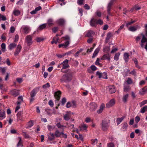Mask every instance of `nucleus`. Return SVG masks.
<instances>
[{
    "label": "nucleus",
    "mask_w": 147,
    "mask_h": 147,
    "mask_svg": "<svg viewBox=\"0 0 147 147\" xmlns=\"http://www.w3.org/2000/svg\"><path fill=\"white\" fill-rule=\"evenodd\" d=\"M92 34V31L91 30H89L87 32L85 35V36L88 37H91Z\"/></svg>",
    "instance_id": "obj_32"
},
{
    "label": "nucleus",
    "mask_w": 147,
    "mask_h": 147,
    "mask_svg": "<svg viewBox=\"0 0 147 147\" xmlns=\"http://www.w3.org/2000/svg\"><path fill=\"white\" fill-rule=\"evenodd\" d=\"M19 38V36L18 34H16L15 37L14 41L17 42L18 41Z\"/></svg>",
    "instance_id": "obj_60"
},
{
    "label": "nucleus",
    "mask_w": 147,
    "mask_h": 147,
    "mask_svg": "<svg viewBox=\"0 0 147 147\" xmlns=\"http://www.w3.org/2000/svg\"><path fill=\"white\" fill-rule=\"evenodd\" d=\"M19 142L17 144V147H18L20 146H21L22 147L23 146V145L22 144V141L21 140V138L20 137H19Z\"/></svg>",
    "instance_id": "obj_30"
},
{
    "label": "nucleus",
    "mask_w": 147,
    "mask_h": 147,
    "mask_svg": "<svg viewBox=\"0 0 147 147\" xmlns=\"http://www.w3.org/2000/svg\"><path fill=\"white\" fill-rule=\"evenodd\" d=\"M22 48V47L20 45H18L17 46L14 53V55L15 56H17L19 54L20 51Z\"/></svg>",
    "instance_id": "obj_15"
},
{
    "label": "nucleus",
    "mask_w": 147,
    "mask_h": 147,
    "mask_svg": "<svg viewBox=\"0 0 147 147\" xmlns=\"http://www.w3.org/2000/svg\"><path fill=\"white\" fill-rule=\"evenodd\" d=\"M21 29L24 33L26 34H28L31 30L30 27L26 25L22 26L21 27Z\"/></svg>",
    "instance_id": "obj_6"
},
{
    "label": "nucleus",
    "mask_w": 147,
    "mask_h": 147,
    "mask_svg": "<svg viewBox=\"0 0 147 147\" xmlns=\"http://www.w3.org/2000/svg\"><path fill=\"white\" fill-rule=\"evenodd\" d=\"M120 55V53H116L114 57V59L116 61L118 60L119 59Z\"/></svg>",
    "instance_id": "obj_31"
},
{
    "label": "nucleus",
    "mask_w": 147,
    "mask_h": 147,
    "mask_svg": "<svg viewBox=\"0 0 147 147\" xmlns=\"http://www.w3.org/2000/svg\"><path fill=\"white\" fill-rule=\"evenodd\" d=\"M85 0H78L77 3L78 4L81 5L83 4V2Z\"/></svg>",
    "instance_id": "obj_48"
},
{
    "label": "nucleus",
    "mask_w": 147,
    "mask_h": 147,
    "mask_svg": "<svg viewBox=\"0 0 147 147\" xmlns=\"http://www.w3.org/2000/svg\"><path fill=\"white\" fill-rule=\"evenodd\" d=\"M15 30V28L14 27L11 26V27L10 29V31L11 33H13Z\"/></svg>",
    "instance_id": "obj_58"
},
{
    "label": "nucleus",
    "mask_w": 147,
    "mask_h": 147,
    "mask_svg": "<svg viewBox=\"0 0 147 147\" xmlns=\"http://www.w3.org/2000/svg\"><path fill=\"white\" fill-rule=\"evenodd\" d=\"M141 7H139L138 5H136L135 6L132 8V9L133 10L134 9H135L136 10H139L141 9Z\"/></svg>",
    "instance_id": "obj_49"
},
{
    "label": "nucleus",
    "mask_w": 147,
    "mask_h": 147,
    "mask_svg": "<svg viewBox=\"0 0 147 147\" xmlns=\"http://www.w3.org/2000/svg\"><path fill=\"white\" fill-rule=\"evenodd\" d=\"M54 135L57 138L61 137V132H60L58 130H57L55 131Z\"/></svg>",
    "instance_id": "obj_20"
},
{
    "label": "nucleus",
    "mask_w": 147,
    "mask_h": 147,
    "mask_svg": "<svg viewBox=\"0 0 147 147\" xmlns=\"http://www.w3.org/2000/svg\"><path fill=\"white\" fill-rule=\"evenodd\" d=\"M147 93V86L143 88L139 91V94L141 95H143Z\"/></svg>",
    "instance_id": "obj_14"
},
{
    "label": "nucleus",
    "mask_w": 147,
    "mask_h": 147,
    "mask_svg": "<svg viewBox=\"0 0 147 147\" xmlns=\"http://www.w3.org/2000/svg\"><path fill=\"white\" fill-rule=\"evenodd\" d=\"M124 117H122L121 118H118L117 119V125H119L120 123L123 121L124 119Z\"/></svg>",
    "instance_id": "obj_28"
},
{
    "label": "nucleus",
    "mask_w": 147,
    "mask_h": 147,
    "mask_svg": "<svg viewBox=\"0 0 147 147\" xmlns=\"http://www.w3.org/2000/svg\"><path fill=\"white\" fill-rule=\"evenodd\" d=\"M64 119L66 121H68L70 119L69 115L68 114H65L63 117Z\"/></svg>",
    "instance_id": "obj_36"
},
{
    "label": "nucleus",
    "mask_w": 147,
    "mask_h": 147,
    "mask_svg": "<svg viewBox=\"0 0 147 147\" xmlns=\"http://www.w3.org/2000/svg\"><path fill=\"white\" fill-rule=\"evenodd\" d=\"M6 20V18L5 16L0 14V21H5Z\"/></svg>",
    "instance_id": "obj_39"
},
{
    "label": "nucleus",
    "mask_w": 147,
    "mask_h": 147,
    "mask_svg": "<svg viewBox=\"0 0 147 147\" xmlns=\"http://www.w3.org/2000/svg\"><path fill=\"white\" fill-rule=\"evenodd\" d=\"M57 36H58V35H57L53 39V40L55 41V43L56 44H57V42H58V40H59V38Z\"/></svg>",
    "instance_id": "obj_61"
},
{
    "label": "nucleus",
    "mask_w": 147,
    "mask_h": 147,
    "mask_svg": "<svg viewBox=\"0 0 147 147\" xmlns=\"http://www.w3.org/2000/svg\"><path fill=\"white\" fill-rule=\"evenodd\" d=\"M136 22V21L134 20V21H131L130 22H129L128 23H126L125 24V26L127 27H128L130 25H131L132 24H133L134 23H135Z\"/></svg>",
    "instance_id": "obj_38"
},
{
    "label": "nucleus",
    "mask_w": 147,
    "mask_h": 147,
    "mask_svg": "<svg viewBox=\"0 0 147 147\" xmlns=\"http://www.w3.org/2000/svg\"><path fill=\"white\" fill-rule=\"evenodd\" d=\"M23 133H24L23 135L24 136V138H30V136L26 132H23Z\"/></svg>",
    "instance_id": "obj_53"
},
{
    "label": "nucleus",
    "mask_w": 147,
    "mask_h": 147,
    "mask_svg": "<svg viewBox=\"0 0 147 147\" xmlns=\"http://www.w3.org/2000/svg\"><path fill=\"white\" fill-rule=\"evenodd\" d=\"M46 24H44L42 25H41L38 28V30H42L45 28L46 27Z\"/></svg>",
    "instance_id": "obj_27"
},
{
    "label": "nucleus",
    "mask_w": 147,
    "mask_h": 147,
    "mask_svg": "<svg viewBox=\"0 0 147 147\" xmlns=\"http://www.w3.org/2000/svg\"><path fill=\"white\" fill-rule=\"evenodd\" d=\"M140 118L138 116H137L135 117V121L137 123L140 120Z\"/></svg>",
    "instance_id": "obj_57"
},
{
    "label": "nucleus",
    "mask_w": 147,
    "mask_h": 147,
    "mask_svg": "<svg viewBox=\"0 0 147 147\" xmlns=\"http://www.w3.org/2000/svg\"><path fill=\"white\" fill-rule=\"evenodd\" d=\"M105 107V104H102L100 107L99 109L98 110L97 112L98 114H100L103 111V109Z\"/></svg>",
    "instance_id": "obj_19"
},
{
    "label": "nucleus",
    "mask_w": 147,
    "mask_h": 147,
    "mask_svg": "<svg viewBox=\"0 0 147 147\" xmlns=\"http://www.w3.org/2000/svg\"><path fill=\"white\" fill-rule=\"evenodd\" d=\"M146 111H147V106H145L141 109L140 112L143 113Z\"/></svg>",
    "instance_id": "obj_29"
},
{
    "label": "nucleus",
    "mask_w": 147,
    "mask_h": 147,
    "mask_svg": "<svg viewBox=\"0 0 147 147\" xmlns=\"http://www.w3.org/2000/svg\"><path fill=\"white\" fill-rule=\"evenodd\" d=\"M49 104L51 107H53V106L54 104L52 100H50L49 101Z\"/></svg>",
    "instance_id": "obj_64"
},
{
    "label": "nucleus",
    "mask_w": 147,
    "mask_h": 147,
    "mask_svg": "<svg viewBox=\"0 0 147 147\" xmlns=\"http://www.w3.org/2000/svg\"><path fill=\"white\" fill-rule=\"evenodd\" d=\"M16 44L14 43L10 44L9 46V49L10 50H11L16 46Z\"/></svg>",
    "instance_id": "obj_26"
},
{
    "label": "nucleus",
    "mask_w": 147,
    "mask_h": 147,
    "mask_svg": "<svg viewBox=\"0 0 147 147\" xmlns=\"http://www.w3.org/2000/svg\"><path fill=\"white\" fill-rule=\"evenodd\" d=\"M100 50V49L99 48H97L95 50L92 55V58L95 57L96 56V55L99 52Z\"/></svg>",
    "instance_id": "obj_25"
},
{
    "label": "nucleus",
    "mask_w": 147,
    "mask_h": 147,
    "mask_svg": "<svg viewBox=\"0 0 147 147\" xmlns=\"http://www.w3.org/2000/svg\"><path fill=\"white\" fill-rule=\"evenodd\" d=\"M6 70V68L5 67H0V70L3 73H4L5 71Z\"/></svg>",
    "instance_id": "obj_59"
},
{
    "label": "nucleus",
    "mask_w": 147,
    "mask_h": 147,
    "mask_svg": "<svg viewBox=\"0 0 147 147\" xmlns=\"http://www.w3.org/2000/svg\"><path fill=\"white\" fill-rule=\"evenodd\" d=\"M100 125L101 129L103 131H106L107 130L109 127V125L107 120L104 119L102 120Z\"/></svg>",
    "instance_id": "obj_4"
},
{
    "label": "nucleus",
    "mask_w": 147,
    "mask_h": 147,
    "mask_svg": "<svg viewBox=\"0 0 147 147\" xmlns=\"http://www.w3.org/2000/svg\"><path fill=\"white\" fill-rule=\"evenodd\" d=\"M115 104V100L114 99H111L106 105V107L107 108L111 107Z\"/></svg>",
    "instance_id": "obj_11"
},
{
    "label": "nucleus",
    "mask_w": 147,
    "mask_h": 147,
    "mask_svg": "<svg viewBox=\"0 0 147 147\" xmlns=\"http://www.w3.org/2000/svg\"><path fill=\"white\" fill-rule=\"evenodd\" d=\"M128 96L129 94H127L123 96L122 100L124 103H126L127 102Z\"/></svg>",
    "instance_id": "obj_21"
},
{
    "label": "nucleus",
    "mask_w": 147,
    "mask_h": 147,
    "mask_svg": "<svg viewBox=\"0 0 147 147\" xmlns=\"http://www.w3.org/2000/svg\"><path fill=\"white\" fill-rule=\"evenodd\" d=\"M107 88L111 94L114 93L116 92V89L114 86H108Z\"/></svg>",
    "instance_id": "obj_13"
},
{
    "label": "nucleus",
    "mask_w": 147,
    "mask_h": 147,
    "mask_svg": "<svg viewBox=\"0 0 147 147\" xmlns=\"http://www.w3.org/2000/svg\"><path fill=\"white\" fill-rule=\"evenodd\" d=\"M95 14L97 16H98L99 17H100L101 16V12L99 11H97L96 12Z\"/></svg>",
    "instance_id": "obj_55"
},
{
    "label": "nucleus",
    "mask_w": 147,
    "mask_h": 147,
    "mask_svg": "<svg viewBox=\"0 0 147 147\" xmlns=\"http://www.w3.org/2000/svg\"><path fill=\"white\" fill-rule=\"evenodd\" d=\"M47 136H48V140H49L50 141H52L55 140V136L53 134L50 132V133L49 135H48Z\"/></svg>",
    "instance_id": "obj_16"
},
{
    "label": "nucleus",
    "mask_w": 147,
    "mask_h": 147,
    "mask_svg": "<svg viewBox=\"0 0 147 147\" xmlns=\"http://www.w3.org/2000/svg\"><path fill=\"white\" fill-rule=\"evenodd\" d=\"M47 23L49 26H51L53 24V20L51 19H50L48 20Z\"/></svg>",
    "instance_id": "obj_56"
},
{
    "label": "nucleus",
    "mask_w": 147,
    "mask_h": 147,
    "mask_svg": "<svg viewBox=\"0 0 147 147\" xmlns=\"http://www.w3.org/2000/svg\"><path fill=\"white\" fill-rule=\"evenodd\" d=\"M38 91V89L36 88L32 90L30 92V103L32 102L35 99L34 96Z\"/></svg>",
    "instance_id": "obj_2"
},
{
    "label": "nucleus",
    "mask_w": 147,
    "mask_h": 147,
    "mask_svg": "<svg viewBox=\"0 0 147 147\" xmlns=\"http://www.w3.org/2000/svg\"><path fill=\"white\" fill-rule=\"evenodd\" d=\"M102 60L108 59L109 60L110 59V58L109 54H106L104 55L101 58Z\"/></svg>",
    "instance_id": "obj_23"
},
{
    "label": "nucleus",
    "mask_w": 147,
    "mask_h": 147,
    "mask_svg": "<svg viewBox=\"0 0 147 147\" xmlns=\"http://www.w3.org/2000/svg\"><path fill=\"white\" fill-rule=\"evenodd\" d=\"M65 40H67L64 44H60L59 45V48H65L68 47L69 43L70 37L68 36H66L63 37Z\"/></svg>",
    "instance_id": "obj_5"
},
{
    "label": "nucleus",
    "mask_w": 147,
    "mask_h": 147,
    "mask_svg": "<svg viewBox=\"0 0 147 147\" xmlns=\"http://www.w3.org/2000/svg\"><path fill=\"white\" fill-rule=\"evenodd\" d=\"M129 55L128 53H125L123 55V59L126 62H128L129 59Z\"/></svg>",
    "instance_id": "obj_18"
},
{
    "label": "nucleus",
    "mask_w": 147,
    "mask_h": 147,
    "mask_svg": "<svg viewBox=\"0 0 147 147\" xmlns=\"http://www.w3.org/2000/svg\"><path fill=\"white\" fill-rule=\"evenodd\" d=\"M127 83L128 84H131V83H132V80H131V79L130 78H127Z\"/></svg>",
    "instance_id": "obj_54"
},
{
    "label": "nucleus",
    "mask_w": 147,
    "mask_h": 147,
    "mask_svg": "<svg viewBox=\"0 0 147 147\" xmlns=\"http://www.w3.org/2000/svg\"><path fill=\"white\" fill-rule=\"evenodd\" d=\"M56 125L59 128H61L62 127H64V126L63 125H61L60 122L58 123Z\"/></svg>",
    "instance_id": "obj_63"
},
{
    "label": "nucleus",
    "mask_w": 147,
    "mask_h": 147,
    "mask_svg": "<svg viewBox=\"0 0 147 147\" xmlns=\"http://www.w3.org/2000/svg\"><path fill=\"white\" fill-rule=\"evenodd\" d=\"M128 29L129 31L134 32L136 31L137 29L134 26H131Z\"/></svg>",
    "instance_id": "obj_37"
},
{
    "label": "nucleus",
    "mask_w": 147,
    "mask_h": 147,
    "mask_svg": "<svg viewBox=\"0 0 147 147\" xmlns=\"http://www.w3.org/2000/svg\"><path fill=\"white\" fill-rule=\"evenodd\" d=\"M25 40L28 45H30L33 42L32 41V35H27L26 37Z\"/></svg>",
    "instance_id": "obj_8"
},
{
    "label": "nucleus",
    "mask_w": 147,
    "mask_h": 147,
    "mask_svg": "<svg viewBox=\"0 0 147 147\" xmlns=\"http://www.w3.org/2000/svg\"><path fill=\"white\" fill-rule=\"evenodd\" d=\"M96 75L97 76H98L99 78H102V73H100L99 71H97L96 73Z\"/></svg>",
    "instance_id": "obj_51"
},
{
    "label": "nucleus",
    "mask_w": 147,
    "mask_h": 147,
    "mask_svg": "<svg viewBox=\"0 0 147 147\" xmlns=\"http://www.w3.org/2000/svg\"><path fill=\"white\" fill-rule=\"evenodd\" d=\"M116 0H111L108 4L107 7V11L108 15L109 16H111V14L110 12V11L111 8V7L113 5L114 2Z\"/></svg>",
    "instance_id": "obj_7"
},
{
    "label": "nucleus",
    "mask_w": 147,
    "mask_h": 147,
    "mask_svg": "<svg viewBox=\"0 0 147 147\" xmlns=\"http://www.w3.org/2000/svg\"><path fill=\"white\" fill-rule=\"evenodd\" d=\"M103 24V22L101 19H99L98 20H94V18H92V26H96L97 24L101 25Z\"/></svg>",
    "instance_id": "obj_9"
},
{
    "label": "nucleus",
    "mask_w": 147,
    "mask_h": 147,
    "mask_svg": "<svg viewBox=\"0 0 147 147\" xmlns=\"http://www.w3.org/2000/svg\"><path fill=\"white\" fill-rule=\"evenodd\" d=\"M5 112L3 110L0 109V119H2L5 118Z\"/></svg>",
    "instance_id": "obj_17"
},
{
    "label": "nucleus",
    "mask_w": 147,
    "mask_h": 147,
    "mask_svg": "<svg viewBox=\"0 0 147 147\" xmlns=\"http://www.w3.org/2000/svg\"><path fill=\"white\" fill-rule=\"evenodd\" d=\"M79 128H80V131H83L86 129L87 128V126L86 124H84L82 126L79 127Z\"/></svg>",
    "instance_id": "obj_24"
},
{
    "label": "nucleus",
    "mask_w": 147,
    "mask_h": 147,
    "mask_svg": "<svg viewBox=\"0 0 147 147\" xmlns=\"http://www.w3.org/2000/svg\"><path fill=\"white\" fill-rule=\"evenodd\" d=\"M50 84L49 83H47L46 84L42 86V88L44 89H46L50 87Z\"/></svg>",
    "instance_id": "obj_47"
},
{
    "label": "nucleus",
    "mask_w": 147,
    "mask_h": 147,
    "mask_svg": "<svg viewBox=\"0 0 147 147\" xmlns=\"http://www.w3.org/2000/svg\"><path fill=\"white\" fill-rule=\"evenodd\" d=\"M66 101V99L65 98H63L61 100V105H63Z\"/></svg>",
    "instance_id": "obj_50"
},
{
    "label": "nucleus",
    "mask_w": 147,
    "mask_h": 147,
    "mask_svg": "<svg viewBox=\"0 0 147 147\" xmlns=\"http://www.w3.org/2000/svg\"><path fill=\"white\" fill-rule=\"evenodd\" d=\"M10 93L15 97L18 96L20 94L19 91L15 89L11 90L10 92Z\"/></svg>",
    "instance_id": "obj_12"
},
{
    "label": "nucleus",
    "mask_w": 147,
    "mask_h": 147,
    "mask_svg": "<svg viewBox=\"0 0 147 147\" xmlns=\"http://www.w3.org/2000/svg\"><path fill=\"white\" fill-rule=\"evenodd\" d=\"M13 13L15 16H18L20 13V11L18 10H14L13 11Z\"/></svg>",
    "instance_id": "obj_34"
},
{
    "label": "nucleus",
    "mask_w": 147,
    "mask_h": 147,
    "mask_svg": "<svg viewBox=\"0 0 147 147\" xmlns=\"http://www.w3.org/2000/svg\"><path fill=\"white\" fill-rule=\"evenodd\" d=\"M129 90V86H125L124 87V91L125 92H127Z\"/></svg>",
    "instance_id": "obj_52"
},
{
    "label": "nucleus",
    "mask_w": 147,
    "mask_h": 147,
    "mask_svg": "<svg viewBox=\"0 0 147 147\" xmlns=\"http://www.w3.org/2000/svg\"><path fill=\"white\" fill-rule=\"evenodd\" d=\"M112 36V34L110 32H109L107 35V36L106 38V40H109L111 37Z\"/></svg>",
    "instance_id": "obj_40"
},
{
    "label": "nucleus",
    "mask_w": 147,
    "mask_h": 147,
    "mask_svg": "<svg viewBox=\"0 0 147 147\" xmlns=\"http://www.w3.org/2000/svg\"><path fill=\"white\" fill-rule=\"evenodd\" d=\"M36 40L37 42H40L43 40L44 39L42 37H37Z\"/></svg>",
    "instance_id": "obj_45"
},
{
    "label": "nucleus",
    "mask_w": 147,
    "mask_h": 147,
    "mask_svg": "<svg viewBox=\"0 0 147 147\" xmlns=\"http://www.w3.org/2000/svg\"><path fill=\"white\" fill-rule=\"evenodd\" d=\"M2 51L5 52V44L4 43H2L1 45Z\"/></svg>",
    "instance_id": "obj_43"
},
{
    "label": "nucleus",
    "mask_w": 147,
    "mask_h": 147,
    "mask_svg": "<svg viewBox=\"0 0 147 147\" xmlns=\"http://www.w3.org/2000/svg\"><path fill=\"white\" fill-rule=\"evenodd\" d=\"M71 74H66L63 76L61 79V82H67L70 81L71 79Z\"/></svg>",
    "instance_id": "obj_3"
},
{
    "label": "nucleus",
    "mask_w": 147,
    "mask_h": 147,
    "mask_svg": "<svg viewBox=\"0 0 147 147\" xmlns=\"http://www.w3.org/2000/svg\"><path fill=\"white\" fill-rule=\"evenodd\" d=\"M33 125V123L32 121H30L28 122V127H31Z\"/></svg>",
    "instance_id": "obj_46"
},
{
    "label": "nucleus",
    "mask_w": 147,
    "mask_h": 147,
    "mask_svg": "<svg viewBox=\"0 0 147 147\" xmlns=\"http://www.w3.org/2000/svg\"><path fill=\"white\" fill-rule=\"evenodd\" d=\"M45 111L47 112V114L51 116L52 115L51 110L48 109H45Z\"/></svg>",
    "instance_id": "obj_41"
},
{
    "label": "nucleus",
    "mask_w": 147,
    "mask_h": 147,
    "mask_svg": "<svg viewBox=\"0 0 147 147\" xmlns=\"http://www.w3.org/2000/svg\"><path fill=\"white\" fill-rule=\"evenodd\" d=\"M102 78L104 79H107V74L106 73L104 72L102 74Z\"/></svg>",
    "instance_id": "obj_42"
},
{
    "label": "nucleus",
    "mask_w": 147,
    "mask_h": 147,
    "mask_svg": "<svg viewBox=\"0 0 147 147\" xmlns=\"http://www.w3.org/2000/svg\"><path fill=\"white\" fill-rule=\"evenodd\" d=\"M124 26H125V25L124 24H123L122 25L120 26V28L118 29V30L116 31V32L118 34L120 32V30L124 28Z\"/></svg>",
    "instance_id": "obj_44"
},
{
    "label": "nucleus",
    "mask_w": 147,
    "mask_h": 147,
    "mask_svg": "<svg viewBox=\"0 0 147 147\" xmlns=\"http://www.w3.org/2000/svg\"><path fill=\"white\" fill-rule=\"evenodd\" d=\"M61 94V91L59 90L57 92H55L54 94V96L56 100L55 101L56 103H58Z\"/></svg>",
    "instance_id": "obj_10"
},
{
    "label": "nucleus",
    "mask_w": 147,
    "mask_h": 147,
    "mask_svg": "<svg viewBox=\"0 0 147 147\" xmlns=\"http://www.w3.org/2000/svg\"><path fill=\"white\" fill-rule=\"evenodd\" d=\"M18 101L17 102V105H20L21 104V103L23 102V97L22 96H20L18 98Z\"/></svg>",
    "instance_id": "obj_22"
},
{
    "label": "nucleus",
    "mask_w": 147,
    "mask_h": 147,
    "mask_svg": "<svg viewBox=\"0 0 147 147\" xmlns=\"http://www.w3.org/2000/svg\"><path fill=\"white\" fill-rule=\"evenodd\" d=\"M127 125H128L127 123H123L122 127V129L123 130V131H124L127 129Z\"/></svg>",
    "instance_id": "obj_33"
},
{
    "label": "nucleus",
    "mask_w": 147,
    "mask_h": 147,
    "mask_svg": "<svg viewBox=\"0 0 147 147\" xmlns=\"http://www.w3.org/2000/svg\"><path fill=\"white\" fill-rule=\"evenodd\" d=\"M58 23L60 25H63L65 22L64 20L63 19H59L57 21Z\"/></svg>",
    "instance_id": "obj_35"
},
{
    "label": "nucleus",
    "mask_w": 147,
    "mask_h": 147,
    "mask_svg": "<svg viewBox=\"0 0 147 147\" xmlns=\"http://www.w3.org/2000/svg\"><path fill=\"white\" fill-rule=\"evenodd\" d=\"M141 38L142 39L140 44L141 47L143 48L144 47L143 43L147 42V38L145 37L143 33H142L136 37V42L138 43Z\"/></svg>",
    "instance_id": "obj_1"
},
{
    "label": "nucleus",
    "mask_w": 147,
    "mask_h": 147,
    "mask_svg": "<svg viewBox=\"0 0 147 147\" xmlns=\"http://www.w3.org/2000/svg\"><path fill=\"white\" fill-rule=\"evenodd\" d=\"M23 0H20L16 4L20 5H21L23 3Z\"/></svg>",
    "instance_id": "obj_62"
}]
</instances>
